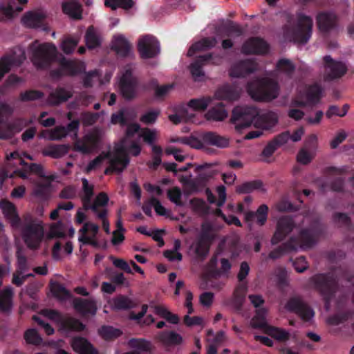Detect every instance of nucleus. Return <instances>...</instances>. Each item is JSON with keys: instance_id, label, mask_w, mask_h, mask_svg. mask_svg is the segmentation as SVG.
<instances>
[{"instance_id": "nucleus-31", "label": "nucleus", "mask_w": 354, "mask_h": 354, "mask_svg": "<svg viewBox=\"0 0 354 354\" xmlns=\"http://www.w3.org/2000/svg\"><path fill=\"white\" fill-rule=\"evenodd\" d=\"M46 17V13L42 10H37L26 12L21 19L22 24L29 28L39 27L44 19Z\"/></svg>"}, {"instance_id": "nucleus-43", "label": "nucleus", "mask_w": 354, "mask_h": 354, "mask_svg": "<svg viewBox=\"0 0 354 354\" xmlns=\"http://www.w3.org/2000/svg\"><path fill=\"white\" fill-rule=\"evenodd\" d=\"M315 286L320 292L324 295L327 292H331L335 286V281L328 276L324 274H318L313 279Z\"/></svg>"}, {"instance_id": "nucleus-41", "label": "nucleus", "mask_w": 354, "mask_h": 354, "mask_svg": "<svg viewBox=\"0 0 354 354\" xmlns=\"http://www.w3.org/2000/svg\"><path fill=\"white\" fill-rule=\"evenodd\" d=\"M277 121V115L273 112H269L261 115H257L254 120V127L262 129H269L274 127Z\"/></svg>"}, {"instance_id": "nucleus-6", "label": "nucleus", "mask_w": 354, "mask_h": 354, "mask_svg": "<svg viewBox=\"0 0 354 354\" xmlns=\"http://www.w3.org/2000/svg\"><path fill=\"white\" fill-rule=\"evenodd\" d=\"M249 95L257 101H270L279 95V86L270 77L257 80L250 82L248 86Z\"/></svg>"}, {"instance_id": "nucleus-48", "label": "nucleus", "mask_w": 354, "mask_h": 354, "mask_svg": "<svg viewBox=\"0 0 354 354\" xmlns=\"http://www.w3.org/2000/svg\"><path fill=\"white\" fill-rule=\"evenodd\" d=\"M109 305L113 310H126L133 308L136 306V303L130 297L120 295L109 301Z\"/></svg>"}, {"instance_id": "nucleus-58", "label": "nucleus", "mask_w": 354, "mask_h": 354, "mask_svg": "<svg viewBox=\"0 0 354 354\" xmlns=\"http://www.w3.org/2000/svg\"><path fill=\"white\" fill-rule=\"evenodd\" d=\"M50 290L53 295L60 300L66 299L70 297V293L60 283L53 282L50 283Z\"/></svg>"}, {"instance_id": "nucleus-21", "label": "nucleus", "mask_w": 354, "mask_h": 354, "mask_svg": "<svg viewBox=\"0 0 354 354\" xmlns=\"http://www.w3.org/2000/svg\"><path fill=\"white\" fill-rule=\"evenodd\" d=\"M318 138L315 134L310 135L297 156V161L303 165L308 164L315 156L318 149Z\"/></svg>"}, {"instance_id": "nucleus-34", "label": "nucleus", "mask_w": 354, "mask_h": 354, "mask_svg": "<svg viewBox=\"0 0 354 354\" xmlns=\"http://www.w3.org/2000/svg\"><path fill=\"white\" fill-rule=\"evenodd\" d=\"M136 118V113L131 109H122L119 111L111 115L110 123L111 124H120L124 127L127 122L134 120Z\"/></svg>"}, {"instance_id": "nucleus-5", "label": "nucleus", "mask_w": 354, "mask_h": 354, "mask_svg": "<svg viewBox=\"0 0 354 354\" xmlns=\"http://www.w3.org/2000/svg\"><path fill=\"white\" fill-rule=\"evenodd\" d=\"M313 21L307 16L299 15L295 22L283 28V35L290 41L298 44L306 43L312 33Z\"/></svg>"}, {"instance_id": "nucleus-32", "label": "nucleus", "mask_w": 354, "mask_h": 354, "mask_svg": "<svg viewBox=\"0 0 354 354\" xmlns=\"http://www.w3.org/2000/svg\"><path fill=\"white\" fill-rule=\"evenodd\" d=\"M255 68L256 64L248 59L232 64L229 73L231 77H239L252 72Z\"/></svg>"}, {"instance_id": "nucleus-44", "label": "nucleus", "mask_w": 354, "mask_h": 354, "mask_svg": "<svg viewBox=\"0 0 354 354\" xmlns=\"http://www.w3.org/2000/svg\"><path fill=\"white\" fill-rule=\"evenodd\" d=\"M203 140L205 144L225 148L229 145V140L215 133L209 132L203 135Z\"/></svg>"}, {"instance_id": "nucleus-39", "label": "nucleus", "mask_w": 354, "mask_h": 354, "mask_svg": "<svg viewBox=\"0 0 354 354\" xmlns=\"http://www.w3.org/2000/svg\"><path fill=\"white\" fill-rule=\"evenodd\" d=\"M60 71L55 75H74L84 68V64L75 60H67L63 58L59 63Z\"/></svg>"}, {"instance_id": "nucleus-20", "label": "nucleus", "mask_w": 354, "mask_h": 354, "mask_svg": "<svg viewBox=\"0 0 354 354\" xmlns=\"http://www.w3.org/2000/svg\"><path fill=\"white\" fill-rule=\"evenodd\" d=\"M149 308L154 313L171 324H177L179 321L178 317L176 315L172 314L165 306L156 305L153 302H151L149 306L146 304L142 305V310L137 315H131V318L135 320H140L147 313Z\"/></svg>"}, {"instance_id": "nucleus-29", "label": "nucleus", "mask_w": 354, "mask_h": 354, "mask_svg": "<svg viewBox=\"0 0 354 354\" xmlns=\"http://www.w3.org/2000/svg\"><path fill=\"white\" fill-rule=\"evenodd\" d=\"M209 63L217 64L211 55L200 56L190 65V72L196 81H201L205 77L202 66Z\"/></svg>"}, {"instance_id": "nucleus-55", "label": "nucleus", "mask_w": 354, "mask_h": 354, "mask_svg": "<svg viewBox=\"0 0 354 354\" xmlns=\"http://www.w3.org/2000/svg\"><path fill=\"white\" fill-rule=\"evenodd\" d=\"M12 290L8 287L0 293V308L3 311H8L12 307Z\"/></svg>"}, {"instance_id": "nucleus-37", "label": "nucleus", "mask_w": 354, "mask_h": 354, "mask_svg": "<svg viewBox=\"0 0 354 354\" xmlns=\"http://www.w3.org/2000/svg\"><path fill=\"white\" fill-rule=\"evenodd\" d=\"M74 308L81 315H94L97 311L96 303L93 299H75L73 300Z\"/></svg>"}, {"instance_id": "nucleus-30", "label": "nucleus", "mask_w": 354, "mask_h": 354, "mask_svg": "<svg viewBox=\"0 0 354 354\" xmlns=\"http://www.w3.org/2000/svg\"><path fill=\"white\" fill-rule=\"evenodd\" d=\"M111 48L121 56H127L131 52V46L124 35L115 34L111 41Z\"/></svg>"}, {"instance_id": "nucleus-19", "label": "nucleus", "mask_w": 354, "mask_h": 354, "mask_svg": "<svg viewBox=\"0 0 354 354\" xmlns=\"http://www.w3.org/2000/svg\"><path fill=\"white\" fill-rule=\"evenodd\" d=\"M138 50L142 58H151L160 53V44L152 35H143L138 41Z\"/></svg>"}, {"instance_id": "nucleus-45", "label": "nucleus", "mask_w": 354, "mask_h": 354, "mask_svg": "<svg viewBox=\"0 0 354 354\" xmlns=\"http://www.w3.org/2000/svg\"><path fill=\"white\" fill-rule=\"evenodd\" d=\"M128 345L134 351L142 354L151 353L153 349L151 343L145 339H131Z\"/></svg>"}, {"instance_id": "nucleus-59", "label": "nucleus", "mask_w": 354, "mask_h": 354, "mask_svg": "<svg viewBox=\"0 0 354 354\" xmlns=\"http://www.w3.org/2000/svg\"><path fill=\"white\" fill-rule=\"evenodd\" d=\"M180 248V241L175 240L174 243V248L172 250H166L164 252L165 257L169 261H181L182 255L178 252Z\"/></svg>"}, {"instance_id": "nucleus-13", "label": "nucleus", "mask_w": 354, "mask_h": 354, "mask_svg": "<svg viewBox=\"0 0 354 354\" xmlns=\"http://www.w3.org/2000/svg\"><path fill=\"white\" fill-rule=\"evenodd\" d=\"M322 90L318 84L308 87L300 86L292 104L296 106H306L317 104L322 95Z\"/></svg>"}, {"instance_id": "nucleus-35", "label": "nucleus", "mask_w": 354, "mask_h": 354, "mask_svg": "<svg viewBox=\"0 0 354 354\" xmlns=\"http://www.w3.org/2000/svg\"><path fill=\"white\" fill-rule=\"evenodd\" d=\"M196 111L192 108L189 109V104L180 107L176 113L170 115L169 120L174 124H178L183 122H194Z\"/></svg>"}, {"instance_id": "nucleus-51", "label": "nucleus", "mask_w": 354, "mask_h": 354, "mask_svg": "<svg viewBox=\"0 0 354 354\" xmlns=\"http://www.w3.org/2000/svg\"><path fill=\"white\" fill-rule=\"evenodd\" d=\"M85 40L86 44L88 48H95L100 44V34L93 26H90L86 30Z\"/></svg>"}, {"instance_id": "nucleus-16", "label": "nucleus", "mask_w": 354, "mask_h": 354, "mask_svg": "<svg viewBox=\"0 0 354 354\" xmlns=\"http://www.w3.org/2000/svg\"><path fill=\"white\" fill-rule=\"evenodd\" d=\"M26 59L25 51L17 47L10 53L0 58V80L12 68L20 66Z\"/></svg>"}, {"instance_id": "nucleus-28", "label": "nucleus", "mask_w": 354, "mask_h": 354, "mask_svg": "<svg viewBox=\"0 0 354 354\" xmlns=\"http://www.w3.org/2000/svg\"><path fill=\"white\" fill-rule=\"evenodd\" d=\"M0 209L10 222L13 230L20 227L21 221L14 204L8 201H2L0 203Z\"/></svg>"}, {"instance_id": "nucleus-23", "label": "nucleus", "mask_w": 354, "mask_h": 354, "mask_svg": "<svg viewBox=\"0 0 354 354\" xmlns=\"http://www.w3.org/2000/svg\"><path fill=\"white\" fill-rule=\"evenodd\" d=\"M323 59L328 79L339 78L347 72V65L344 62L335 60L330 55L324 56Z\"/></svg>"}, {"instance_id": "nucleus-49", "label": "nucleus", "mask_w": 354, "mask_h": 354, "mask_svg": "<svg viewBox=\"0 0 354 354\" xmlns=\"http://www.w3.org/2000/svg\"><path fill=\"white\" fill-rule=\"evenodd\" d=\"M216 40L214 38H205L193 44L187 52L188 56H193L196 53L205 50L209 48L214 46Z\"/></svg>"}, {"instance_id": "nucleus-10", "label": "nucleus", "mask_w": 354, "mask_h": 354, "mask_svg": "<svg viewBox=\"0 0 354 354\" xmlns=\"http://www.w3.org/2000/svg\"><path fill=\"white\" fill-rule=\"evenodd\" d=\"M133 72L134 67L132 65H128L122 70L119 79L121 94L127 100L134 98L139 91V86Z\"/></svg>"}, {"instance_id": "nucleus-27", "label": "nucleus", "mask_w": 354, "mask_h": 354, "mask_svg": "<svg viewBox=\"0 0 354 354\" xmlns=\"http://www.w3.org/2000/svg\"><path fill=\"white\" fill-rule=\"evenodd\" d=\"M268 50V44L259 37H253L245 41L241 48L245 54H263Z\"/></svg>"}, {"instance_id": "nucleus-18", "label": "nucleus", "mask_w": 354, "mask_h": 354, "mask_svg": "<svg viewBox=\"0 0 354 354\" xmlns=\"http://www.w3.org/2000/svg\"><path fill=\"white\" fill-rule=\"evenodd\" d=\"M227 209L232 213H245V218L247 222H250L253 218H255L257 223L259 225H264L268 217V207L266 205H261L255 213L245 212V209L241 203L238 204L236 206L229 204Z\"/></svg>"}, {"instance_id": "nucleus-63", "label": "nucleus", "mask_w": 354, "mask_h": 354, "mask_svg": "<svg viewBox=\"0 0 354 354\" xmlns=\"http://www.w3.org/2000/svg\"><path fill=\"white\" fill-rule=\"evenodd\" d=\"M294 68L293 64L288 59H281L277 65V71L278 73H284L286 75H290Z\"/></svg>"}, {"instance_id": "nucleus-64", "label": "nucleus", "mask_w": 354, "mask_h": 354, "mask_svg": "<svg viewBox=\"0 0 354 354\" xmlns=\"http://www.w3.org/2000/svg\"><path fill=\"white\" fill-rule=\"evenodd\" d=\"M167 195L169 200L175 203L176 205H182L181 196L182 193L179 188L172 187L167 192Z\"/></svg>"}, {"instance_id": "nucleus-2", "label": "nucleus", "mask_w": 354, "mask_h": 354, "mask_svg": "<svg viewBox=\"0 0 354 354\" xmlns=\"http://www.w3.org/2000/svg\"><path fill=\"white\" fill-rule=\"evenodd\" d=\"M8 160L12 159L15 160V165H20L22 166L21 170H16L15 173L20 178L26 179L28 178L30 174L35 175L38 177V180L33 182L34 188L32 192V195L35 197H41L49 189L52 181L54 180L55 176L48 173L44 168L39 164H27L24 161V158L33 160V158L26 153H19V151H14L7 156Z\"/></svg>"}, {"instance_id": "nucleus-4", "label": "nucleus", "mask_w": 354, "mask_h": 354, "mask_svg": "<svg viewBox=\"0 0 354 354\" xmlns=\"http://www.w3.org/2000/svg\"><path fill=\"white\" fill-rule=\"evenodd\" d=\"M14 230L20 232L24 243L30 249H38L42 241L46 239L43 223L32 219L29 215L24 218L20 227Z\"/></svg>"}, {"instance_id": "nucleus-47", "label": "nucleus", "mask_w": 354, "mask_h": 354, "mask_svg": "<svg viewBox=\"0 0 354 354\" xmlns=\"http://www.w3.org/2000/svg\"><path fill=\"white\" fill-rule=\"evenodd\" d=\"M239 96V92L230 86H224L218 88L214 95L216 99L227 101H234L238 99Z\"/></svg>"}, {"instance_id": "nucleus-40", "label": "nucleus", "mask_w": 354, "mask_h": 354, "mask_svg": "<svg viewBox=\"0 0 354 354\" xmlns=\"http://www.w3.org/2000/svg\"><path fill=\"white\" fill-rule=\"evenodd\" d=\"M71 346L78 354H99L97 351L83 337H75L73 339Z\"/></svg>"}, {"instance_id": "nucleus-24", "label": "nucleus", "mask_w": 354, "mask_h": 354, "mask_svg": "<svg viewBox=\"0 0 354 354\" xmlns=\"http://www.w3.org/2000/svg\"><path fill=\"white\" fill-rule=\"evenodd\" d=\"M28 0H8L0 3V19L11 18L15 13L23 10Z\"/></svg>"}, {"instance_id": "nucleus-38", "label": "nucleus", "mask_w": 354, "mask_h": 354, "mask_svg": "<svg viewBox=\"0 0 354 354\" xmlns=\"http://www.w3.org/2000/svg\"><path fill=\"white\" fill-rule=\"evenodd\" d=\"M209 241L207 237L200 236L190 246L189 252L196 257H205L209 252Z\"/></svg>"}, {"instance_id": "nucleus-60", "label": "nucleus", "mask_w": 354, "mask_h": 354, "mask_svg": "<svg viewBox=\"0 0 354 354\" xmlns=\"http://www.w3.org/2000/svg\"><path fill=\"white\" fill-rule=\"evenodd\" d=\"M245 292L246 287L245 285L240 286L234 291L232 299V305L236 309H239L241 307L245 298Z\"/></svg>"}, {"instance_id": "nucleus-56", "label": "nucleus", "mask_w": 354, "mask_h": 354, "mask_svg": "<svg viewBox=\"0 0 354 354\" xmlns=\"http://www.w3.org/2000/svg\"><path fill=\"white\" fill-rule=\"evenodd\" d=\"M213 98L203 97L194 99L189 102V109L192 108L196 111H203L212 104Z\"/></svg>"}, {"instance_id": "nucleus-50", "label": "nucleus", "mask_w": 354, "mask_h": 354, "mask_svg": "<svg viewBox=\"0 0 354 354\" xmlns=\"http://www.w3.org/2000/svg\"><path fill=\"white\" fill-rule=\"evenodd\" d=\"M227 116L228 113L221 103L209 109L205 114L206 119L212 121H223Z\"/></svg>"}, {"instance_id": "nucleus-8", "label": "nucleus", "mask_w": 354, "mask_h": 354, "mask_svg": "<svg viewBox=\"0 0 354 354\" xmlns=\"http://www.w3.org/2000/svg\"><path fill=\"white\" fill-rule=\"evenodd\" d=\"M266 310L264 308L257 310L256 315L251 320L253 328H263L265 333L279 342H286L291 337L295 338V334L291 335L286 330L267 324L266 320Z\"/></svg>"}, {"instance_id": "nucleus-12", "label": "nucleus", "mask_w": 354, "mask_h": 354, "mask_svg": "<svg viewBox=\"0 0 354 354\" xmlns=\"http://www.w3.org/2000/svg\"><path fill=\"white\" fill-rule=\"evenodd\" d=\"M82 201L85 209H91L94 213H97L99 208L106 205L109 198L104 192L100 193L94 201L91 203L93 194V185L90 184L86 178L82 179Z\"/></svg>"}, {"instance_id": "nucleus-14", "label": "nucleus", "mask_w": 354, "mask_h": 354, "mask_svg": "<svg viewBox=\"0 0 354 354\" xmlns=\"http://www.w3.org/2000/svg\"><path fill=\"white\" fill-rule=\"evenodd\" d=\"M136 133H138L139 137L149 145L153 144L158 138V131L156 129L149 128L140 129L138 124L133 123L127 125L125 137L119 143H122L124 140H127L126 143L129 147H131L133 144L138 145L140 147L138 143L131 140V138ZM140 149H141V148Z\"/></svg>"}, {"instance_id": "nucleus-61", "label": "nucleus", "mask_w": 354, "mask_h": 354, "mask_svg": "<svg viewBox=\"0 0 354 354\" xmlns=\"http://www.w3.org/2000/svg\"><path fill=\"white\" fill-rule=\"evenodd\" d=\"M24 339L28 344L33 345H39L42 342V338L38 332L33 328H30L25 332Z\"/></svg>"}, {"instance_id": "nucleus-7", "label": "nucleus", "mask_w": 354, "mask_h": 354, "mask_svg": "<svg viewBox=\"0 0 354 354\" xmlns=\"http://www.w3.org/2000/svg\"><path fill=\"white\" fill-rule=\"evenodd\" d=\"M30 59L37 68H44L53 62L57 55V48L52 43L35 41L29 47Z\"/></svg>"}, {"instance_id": "nucleus-54", "label": "nucleus", "mask_w": 354, "mask_h": 354, "mask_svg": "<svg viewBox=\"0 0 354 354\" xmlns=\"http://www.w3.org/2000/svg\"><path fill=\"white\" fill-rule=\"evenodd\" d=\"M156 338L166 345L178 344L182 341L181 336L174 332L160 333Z\"/></svg>"}, {"instance_id": "nucleus-1", "label": "nucleus", "mask_w": 354, "mask_h": 354, "mask_svg": "<svg viewBox=\"0 0 354 354\" xmlns=\"http://www.w3.org/2000/svg\"><path fill=\"white\" fill-rule=\"evenodd\" d=\"M126 142L127 140H124L122 143H117L107 153H100L87 165L86 171L88 173L96 170L106 162L109 166L105 169V174L122 172L129 163L127 153L136 156L140 153V149L138 145L133 144L131 147H129Z\"/></svg>"}, {"instance_id": "nucleus-36", "label": "nucleus", "mask_w": 354, "mask_h": 354, "mask_svg": "<svg viewBox=\"0 0 354 354\" xmlns=\"http://www.w3.org/2000/svg\"><path fill=\"white\" fill-rule=\"evenodd\" d=\"M63 12L73 19L82 17V5L78 0H64L62 3Z\"/></svg>"}, {"instance_id": "nucleus-26", "label": "nucleus", "mask_w": 354, "mask_h": 354, "mask_svg": "<svg viewBox=\"0 0 354 354\" xmlns=\"http://www.w3.org/2000/svg\"><path fill=\"white\" fill-rule=\"evenodd\" d=\"M286 308L297 313L304 321H310L314 317L313 310L304 304L299 298H292L288 301Z\"/></svg>"}, {"instance_id": "nucleus-3", "label": "nucleus", "mask_w": 354, "mask_h": 354, "mask_svg": "<svg viewBox=\"0 0 354 354\" xmlns=\"http://www.w3.org/2000/svg\"><path fill=\"white\" fill-rule=\"evenodd\" d=\"M44 318L52 320L60 326V330L67 334L71 331H81L84 330V325L79 320L71 317H63L57 311L45 309L37 315L32 317V319L40 325L48 335H52L55 330L53 328L46 323Z\"/></svg>"}, {"instance_id": "nucleus-22", "label": "nucleus", "mask_w": 354, "mask_h": 354, "mask_svg": "<svg viewBox=\"0 0 354 354\" xmlns=\"http://www.w3.org/2000/svg\"><path fill=\"white\" fill-rule=\"evenodd\" d=\"M99 227L91 222H86L79 231L78 240L83 244H89L93 246H97V236Z\"/></svg>"}, {"instance_id": "nucleus-17", "label": "nucleus", "mask_w": 354, "mask_h": 354, "mask_svg": "<svg viewBox=\"0 0 354 354\" xmlns=\"http://www.w3.org/2000/svg\"><path fill=\"white\" fill-rule=\"evenodd\" d=\"M80 123L77 120H73L66 127L59 126L53 129L44 130L41 132L39 138L50 140H59L67 135L73 133L74 138L77 137Z\"/></svg>"}, {"instance_id": "nucleus-53", "label": "nucleus", "mask_w": 354, "mask_h": 354, "mask_svg": "<svg viewBox=\"0 0 354 354\" xmlns=\"http://www.w3.org/2000/svg\"><path fill=\"white\" fill-rule=\"evenodd\" d=\"M71 92L64 88H57L53 91L48 98V102L51 104H57L66 101L71 96Z\"/></svg>"}, {"instance_id": "nucleus-33", "label": "nucleus", "mask_w": 354, "mask_h": 354, "mask_svg": "<svg viewBox=\"0 0 354 354\" xmlns=\"http://www.w3.org/2000/svg\"><path fill=\"white\" fill-rule=\"evenodd\" d=\"M67 230L69 231L70 236H73L75 234V230L70 224H64L60 221L53 223L50 225L46 239H51L63 237Z\"/></svg>"}, {"instance_id": "nucleus-25", "label": "nucleus", "mask_w": 354, "mask_h": 354, "mask_svg": "<svg viewBox=\"0 0 354 354\" xmlns=\"http://www.w3.org/2000/svg\"><path fill=\"white\" fill-rule=\"evenodd\" d=\"M292 218L284 216L280 218L277 223V230L272 239V244H277L282 241L293 229H297Z\"/></svg>"}, {"instance_id": "nucleus-57", "label": "nucleus", "mask_w": 354, "mask_h": 354, "mask_svg": "<svg viewBox=\"0 0 354 354\" xmlns=\"http://www.w3.org/2000/svg\"><path fill=\"white\" fill-rule=\"evenodd\" d=\"M104 5L106 7L115 10L121 8L124 10L131 8L134 5L133 0H104Z\"/></svg>"}, {"instance_id": "nucleus-52", "label": "nucleus", "mask_w": 354, "mask_h": 354, "mask_svg": "<svg viewBox=\"0 0 354 354\" xmlns=\"http://www.w3.org/2000/svg\"><path fill=\"white\" fill-rule=\"evenodd\" d=\"M336 21V17L333 13H321L317 17V23L321 30L326 31L333 27Z\"/></svg>"}, {"instance_id": "nucleus-62", "label": "nucleus", "mask_w": 354, "mask_h": 354, "mask_svg": "<svg viewBox=\"0 0 354 354\" xmlns=\"http://www.w3.org/2000/svg\"><path fill=\"white\" fill-rule=\"evenodd\" d=\"M79 38L67 37L64 39L61 44L62 50L66 54L72 53L79 42Z\"/></svg>"}, {"instance_id": "nucleus-15", "label": "nucleus", "mask_w": 354, "mask_h": 354, "mask_svg": "<svg viewBox=\"0 0 354 354\" xmlns=\"http://www.w3.org/2000/svg\"><path fill=\"white\" fill-rule=\"evenodd\" d=\"M102 137V131L93 129L85 134L82 138H75L74 149L82 153H91L98 149Z\"/></svg>"}, {"instance_id": "nucleus-46", "label": "nucleus", "mask_w": 354, "mask_h": 354, "mask_svg": "<svg viewBox=\"0 0 354 354\" xmlns=\"http://www.w3.org/2000/svg\"><path fill=\"white\" fill-rule=\"evenodd\" d=\"M231 268V264L225 259L221 260V268H217V260L213 258L209 263V272L214 277H220L225 274Z\"/></svg>"}, {"instance_id": "nucleus-11", "label": "nucleus", "mask_w": 354, "mask_h": 354, "mask_svg": "<svg viewBox=\"0 0 354 354\" xmlns=\"http://www.w3.org/2000/svg\"><path fill=\"white\" fill-rule=\"evenodd\" d=\"M258 111L252 106H236L232 111V123L235 129L240 131L249 127L252 124L254 125Z\"/></svg>"}, {"instance_id": "nucleus-9", "label": "nucleus", "mask_w": 354, "mask_h": 354, "mask_svg": "<svg viewBox=\"0 0 354 354\" xmlns=\"http://www.w3.org/2000/svg\"><path fill=\"white\" fill-rule=\"evenodd\" d=\"M12 108L6 103H0V138L6 139L19 132L27 126L28 123L22 119L15 121L12 124H8L3 120V118L12 112Z\"/></svg>"}, {"instance_id": "nucleus-42", "label": "nucleus", "mask_w": 354, "mask_h": 354, "mask_svg": "<svg viewBox=\"0 0 354 354\" xmlns=\"http://www.w3.org/2000/svg\"><path fill=\"white\" fill-rule=\"evenodd\" d=\"M294 241L302 248H310L316 241V233L313 228L302 230L299 232L297 240Z\"/></svg>"}]
</instances>
